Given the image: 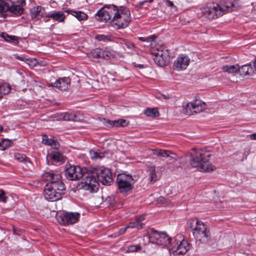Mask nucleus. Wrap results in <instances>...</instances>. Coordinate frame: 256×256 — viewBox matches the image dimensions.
<instances>
[{
	"instance_id": "obj_1",
	"label": "nucleus",
	"mask_w": 256,
	"mask_h": 256,
	"mask_svg": "<svg viewBox=\"0 0 256 256\" xmlns=\"http://www.w3.org/2000/svg\"><path fill=\"white\" fill-rule=\"evenodd\" d=\"M42 179L50 182L44 189V196L48 200L54 202L61 198L62 192L65 190L64 184L61 181L62 176L56 171L48 170L44 172Z\"/></svg>"
},
{
	"instance_id": "obj_2",
	"label": "nucleus",
	"mask_w": 256,
	"mask_h": 256,
	"mask_svg": "<svg viewBox=\"0 0 256 256\" xmlns=\"http://www.w3.org/2000/svg\"><path fill=\"white\" fill-rule=\"evenodd\" d=\"M190 166L200 172H211L216 170L214 166L209 162L208 152L201 149L193 148L190 152Z\"/></svg>"
},
{
	"instance_id": "obj_3",
	"label": "nucleus",
	"mask_w": 256,
	"mask_h": 256,
	"mask_svg": "<svg viewBox=\"0 0 256 256\" xmlns=\"http://www.w3.org/2000/svg\"><path fill=\"white\" fill-rule=\"evenodd\" d=\"M192 235L197 242L206 243L210 240V233L207 226L200 220H192L189 223Z\"/></svg>"
},
{
	"instance_id": "obj_4",
	"label": "nucleus",
	"mask_w": 256,
	"mask_h": 256,
	"mask_svg": "<svg viewBox=\"0 0 256 256\" xmlns=\"http://www.w3.org/2000/svg\"><path fill=\"white\" fill-rule=\"evenodd\" d=\"M131 20L130 10L126 7H116L113 18L111 21L112 26L116 29L126 28Z\"/></svg>"
},
{
	"instance_id": "obj_5",
	"label": "nucleus",
	"mask_w": 256,
	"mask_h": 256,
	"mask_svg": "<svg viewBox=\"0 0 256 256\" xmlns=\"http://www.w3.org/2000/svg\"><path fill=\"white\" fill-rule=\"evenodd\" d=\"M150 51L156 64L160 66L168 64L170 59L169 52L164 46L153 42L150 44Z\"/></svg>"
},
{
	"instance_id": "obj_6",
	"label": "nucleus",
	"mask_w": 256,
	"mask_h": 256,
	"mask_svg": "<svg viewBox=\"0 0 256 256\" xmlns=\"http://www.w3.org/2000/svg\"><path fill=\"white\" fill-rule=\"evenodd\" d=\"M83 176L84 178L79 184V187L90 193L96 192L99 184L94 170L84 174Z\"/></svg>"
},
{
	"instance_id": "obj_7",
	"label": "nucleus",
	"mask_w": 256,
	"mask_h": 256,
	"mask_svg": "<svg viewBox=\"0 0 256 256\" xmlns=\"http://www.w3.org/2000/svg\"><path fill=\"white\" fill-rule=\"evenodd\" d=\"M206 108V104L200 100H196L190 102L183 103L182 112L186 115L190 116L200 113Z\"/></svg>"
},
{
	"instance_id": "obj_8",
	"label": "nucleus",
	"mask_w": 256,
	"mask_h": 256,
	"mask_svg": "<svg viewBox=\"0 0 256 256\" xmlns=\"http://www.w3.org/2000/svg\"><path fill=\"white\" fill-rule=\"evenodd\" d=\"M200 14L201 16L208 20L216 19L222 16V9L216 3L210 4L200 9Z\"/></svg>"
},
{
	"instance_id": "obj_9",
	"label": "nucleus",
	"mask_w": 256,
	"mask_h": 256,
	"mask_svg": "<svg viewBox=\"0 0 256 256\" xmlns=\"http://www.w3.org/2000/svg\"><path fill=\"white\" fill-rule=\"evenodd\" d=\"M136 176L126 174H118L117 176L116 182L118 189L121 192H126L132 188V185L136 180Z\"/></svg>"
},
{
	"instance_id": "obj_10",
	"label": "nucleus",
	"mask_w": 256,
	"mask_h": 256,
	"mask_svg": "<svg viewBox=\"0 0 256 256\" xmlns=\"http://www.w3.org/2000/svg\"><path fill=\"white\" fill-rule=\"evenodd\" d=\"M116 7L114 5L104 6L96 14V20L102 22H110L111 24Z\"/></svg>"
},
{
	"instance_id": "obj_11",
	"label": "nucleus",
	"mask_w": 256,
	"mask_h": 256,
	"mask_svg": "<svg viewBox=\"0 0 256 256\" xmlns=\"http://www.w3.org/2000/svg\"><path fill=\"white\" fill-rule=\"evenodd\" d=\"M150 242L158 245L166 246L170 243V239L165 232H159L156 230L152 231L148 237Z\"/></svg>"
},
{
	"instance_id": "obj_12",
	"label": "nucleus",
	"mask_w": 256,
	"mask_h": 256,
	"mask_svg": "<svg viewBox=\"0 0 256 256\" xmlns=\"http://www.w3.org/2000/svg\"><path fill=\"white\" fill-rule=\"evenodd\" d=\"M97 179L103 184H110L112 182V174L109 169L100 168L94 170Z\"/></svg>"
},
{
	"instance_id": "obj_13",
	"label": "nucleus",
	"mask_w": 256,
	"mask_h": 256,
	"mask_svg": "<svg viewBox=\"0 0 256 256\" xmlns=\"http://www.w3.org/2000/svg\"><path fill=\"white\" fill-rule=\"evenodd\" d=\"M80 216V214L78 212H67L59 216L58 220L62 224H72L78 221Z\"/></svg>"
},
{
	"instance_id": "obj_14",
	"label": "nucleus",
	"mask_w": 256,
	"mask_h": 256,
	"mask_svg": "<svg viewBox=\"0 0 256 256\" xmlns=\"http://www.w3.org/2000/svg\"><path fill=\"white\" fill-rule=\"evenodd\" d=\"M175 241H176V245L171 250L174 256L184 254L190 250V244L187 240L184 239L178 240L176 239Z\"/></svg>"
},
{
	"instance_id": "obj_15",
	"label": "nucleus",
	"mask_w": 256,
	"mask_h": 256,
	"mask_svg": "<svg viewBox=\"0 0 256 256\" xmlns=\"http://www.w3.org/2000/svg\"><path fill=\"white\" fill-rule=\"evenodd\" d=\"M84 172L79 166H70L65 171L66 176L70 180H77L82 178L84 176Z\"/></svg>"
},
{
	"instance_id": "obj_16",
	"label": "nucleus",
	"mask_w": 256,
	"mask_h": 256,
	"mask_svg": "<svg viewBox=\"0 0 256 256\" xmlns=\"http://www.w3.org/2000/svg\"><path fill=\"white\" fill-rule=\"evenodd\" d=\"M190 62L189 58L184 54H180L174 60V68L176 70H181L186 69Z\"/></svg>"
},
{
	"instance_id": "obj_17",
	"label": "nucleus",
	"mask_w": 256,
	"mask_h": 256,
	"mask_svg": "<svg viewBox=\"0 0 256 256\" xmlns=\"http://www.w3.org/2000/svg\"><path fill=\"white\" fill-rule=\"evenodd\" d=\"M30 164L29 158L26 155L17 154V168L20 172L26 170Z\"/></svg>"
},
{
	"instance_id": "obj_18",
	"label": "nucleus",
	"mask_w": 256,
	"mask_h": 256,
	"mask_svg": "<svg viewBox=\"0 0 256 256\" xmlns=\"http://www.w3.org/2000/svg\"><path fill=\"white\" fill-rule=\"evenodd\" d=\"M152 152L153 154L155 155L168 158V160L171 162H174L178 160L177 155L171 151L162 149H154L152 150Z\"/></svg>"
},
{
	"instance_id": "obj_19",
	"label": "nucleus",
	"mask_w": 256,
	"mask_h": 256,
	"mask_svg": "<svg viewBox=\"0 0 256 256\" xmlns=\"http://www.w3.org/2000/svg\"><path fill=\"white\" fill-rule=\"evenodd\" d=\"M146 216L144 215H142L138 217H136L134 221L130 222L123 230L122 233L125 232L126 229L128 228H136L138 230L143 228L144 224L143 222L145 220Z\"/></svg>"
},
{
	"instance_id": "obj_20",
	"label": "nucleus",
	"mask_w": 256,
	"mask_h": 256,
	"mask_svg": "<svg viewBox=\"0 0 256 256\" xmlns=\"http://www.w3.org/2000/svg\"><path fill=\"white\" fill-rule=\"evenodd\" d=\"M70 78L68 77H64L56 80L53 86L60 90H65L70 87Z\"/></svg>"
},
{
	"instance_id": "obj_21",
	"label": "nucleus",
	"mask_w": 256,
	"mask_h": 256,
	"mask_svg": "<svg viewBox=\"0 0 256 256\" xmlns=\"http://www.w3.org/2000/svg\"><path fill=\"white\" fill-rule=\"evenodd\" d=\"M102 123L107 126H126L128 124V122L124 119H120L115 120H107L106 118L100 119Z\"/></svg>"
},
{
	"instance_id": "obj_22",
	"label": "nucleus",
	"mask_w": 256,
	"mask_h": 256,
	"mask_svg": "<svg viewBox=\"0 0 256 256\" xmlns=\"http://www.w3.org/2000/svg\"><path fill=\"white\" fill-rule=\"evenodd\" d=\"M238 4V2L236 0H224L222 3L220 8L222 9V15L224 11L230 10Z\"/></svg>"
},
{
	"instance_id": "obj_23",
	"label": "nucleus",
	"mask_w": 256,
	"mask_h": 256,
	"mask_svg": "<svg viewBox=\"0 0 256 256\" xmlns=\"http://www.w3.org/2000/svg\"><path fill=\"white\" fill-rule=\"evenodd\" d=\"M146 172L150 183L154 184L158 180V176L156 174V166H148Z\"/></svg>"
},
{
	"instance_id": "obj_24",
	"label": "nucleus",
	"mask_w": 256,
	"mask_h": 256,
	"mask_svg": "<svg viewBox=\"0 0 256 256\" xmlns=\"http://www.w3.org/2000/svg\"><path fill=\"white\" fill-rule=\"evenodd\" d=\"M46 18H52L54 20L60 22L64 20L66 16L63 12L61 11H57L52 13L46 14Z\"/></svg>"
},
{
	"instance_id": "obj_25",
	"label": "nucleus",
	"mask_w": 256,
	"mask_h": 256,
	"mask_svg": "<svg viewBox=\"0 0 256 256\" xmlns=\"http://www.w3.org/2000/svg\"><path fill=\"white\" fill-rule=\"evenodd\" d=\"M65 12L74 16L78 20H86L88 18V16L84 12L81 11H76L68 9L66 10Z\"/></svg>"
},
{
	"instance_id": "obj_26",
	"label": "nucleus",
	"mask_w": 256,
	"mask_h": 256,
	"mask_svg": "<svg viewBox=\"0 0 256 256\" xmlns=\"http://www.w3.org/2000/svg\"><path fill=\"white\" fill-rule=\"evenodd\" d=\"M238 71L240 75L244 76L252 74L253 70L250 64H246L242 66L240 68L238 66Z\"/></svg>"
},
{
	"instance_id": "obj_27",
	"label": "nucleus",
	"mask_w": 256,
	"mask_h": 256,
	"mask_svg": "<svg viewBox=\"0 0 256 256\" xmlns=\"http://www.w3.org/2000/svg\"><path fill=\"white\" fill-rule=\"evenodd\" d=\"M16 10V6L11 7L7 2L0 0V13H4L8 11L14 12Z\"/></svg>"
},
{
	"instance_id": "obj_28",
	"label": "nucleus",
	"mask_w": 256,
	"mask_h": 256,
	"mask_svg": "<svg viewBox=\"0 0 256 256\" xmlns=\"http://www.w3.org/2000/svg\"><path fill=\"white\" fill-rule=\"evenodd\" d=\"M49 157L53 161L56 162H64V156L58 152H53L49 154Z\"/></svg>"
},
{
	"instance_id": "obj_29",
	"label": "nucleus",
	"mask_w": 256,
	"mask_h": 256,
	"mask_svg": "<svg viewBox=\"0 0 256 256\" xmlns=\"http://www.w3.org/2000/svg\"><path fill=\"white\" fill-rule=\"evenodd\" d=\"M17 60L24 62L30 67L36 66L38 64V61L36 58H26L22 56H17Z\"/></svg>"
},
{
	"instance_id": "obj_30",
	"label": "nucleus",
	"mask_w": 256,
	"mask_h": 256,
	"mask_svg": "<svg viewBox=\"0 0 256 256\" xmlns=\"http://www.w3.org/2000/svg\"><path fill=\"white\" fill-rule=\"evenodd\" d=\"M26 6V0H17V15L23 14Z\"/></svg>"
},
{
	"instance_id": "obj_31",
	"label": "nucleus",
	"mask_w": 256,
	"mask_h": 256,
	"mask_svg": "<svg viewBox=\"0 0 256 256\" xmlns=\"http://www.w3.org/2000/svg\"><path fill=\"white\" fill-rule=\"evenodd\" d=\"M10 90V88L8 84L6 83L0 84V98H1L4 95L8 94Z\"/></svg>"
},
{
	"instance_id": "obj_32",
	"label": "nucleus",
	"mask_w": 256,
	"mask_h": 256,
	"mask_svg": "<svg viewBox=\"0 0 256 256\" xmlns=\"http://www.w3.org/2000/svg\"><path fill=\"white\" fill-rule=\"evenodd\" d=\"M222 70L228 74H234L238 72V65H225L222 66Z\"/></svg>"
},
{
	"instance_id": "obj_33",
	"label": "nucleus",
	"mask_w": 256,
	"mask_h": 256,
	"mask_svg": "<svg viewBox=\"0 0 256 256\" xmlns=\"http://www.w3.org/2000/svg\"><path fill=\"white\" fill-rule=\"evenodd\" d=\"M144 113L146 116L152 118L156 117L159 115L158 111L156 108H148Z\"/></svg>"
},
{
	"instance_id": "obj_34",
	"label": "nucleus",
	"mask_w": 256,
	"mask_h": 256,
	"mask_svg": "<svg viewBox=\"0 0 256 256\" xmlns=\"http://www.w3.org/2000/svg\"><path fill=\"white\" fill-rule=\"evenodd\" d=\"M102 49L96 48L93 50L89 54L88 56L90 58H101Z\"/></svg>"
},
{
	"instance_id": "obj_35",
	"label": "nucleus",
	"mask_w": 256,
	"mask_h": 256,
	"mask_svg": "<svg viewBox=\"0 0 256 256\" xmlns=\"http://www.w3.org/2000/svg\"><path fill=\"white\" fill-rule=\"evenodd\" d=\"M12 144L11 140L8 139H4L0 141V150H4L10 147Z\"/></svg>"
},
{
	"instance_id": "obj_36",
	"label": "nucleus",
	"mask_w": 256,
	"mask_h": 256,
	"mask_svg": "<svg viewBox=\"0 0 256 256\" xmlns=\"http://www.w3.org/2000/svg\"><path fill=\"white\" fill-rule=\"evenodd\" d=\"M42 8L40 6H37L32 8L30 10V15L32 18H36L42 10Z\"/></svg>"
},
{
	"instance_id": "obj_37",
	"label": "nucleus",
	"mask_w": 256,
	"mask_h": 256,
	"mask_svg": "<svg viewBox=\"0 0 256 256\" xmlns=\"http://www.w3.org/2000/svg\"><path fill=\"white\" fill-rule=\"evenodd\" d=\"M0 37L3 38L6 41L10 42H14L16 40V38L14 36H8L7 34L5 32L0 33Z\"/></svg>"
},
{
	"instance_id": "obj_38",
	"label": "nucleus",
	"mask_w": 256,
	"mask_h": 256,
	"mask_svg": "<svg viewBox=\"0 0 256 256\" xmlns=\"http://www.w3.org/2000/svg\"><path fill=\"white\" fill-rule=\"evenodd\" d=\"M95 38L99 41L108 42L112 40V37L110 36L99 34L96 36Z\"/></svg>"
},
{
	"instance_id": "obj_39",
	"label": "nucleus",
	"mask_w": 256,
	"mask_h": 256,
	"mask_svg": "<svg viewBox=\"0 0 256 256\" xmlns=\"http://www.w3.org/2000/svg\"><path fill=\"white\" fill-rule=\"evenodd\" d=\"M101 58H104L106 59H110L114 58V54L112 52L102 49Z\"/></svg>"
},
{
	"instance_id": "obj_40",
	"label": "nucleus",
	"mask_w": 256,
	"mask_h": 256,
	"mask_svg": "<svg viewBox=\"0 0 256 256\" xmlns=\"http://www.w3.org/2000/svg\"><path fill=\"white\" fill-rule=\"evenodd\" d=\"M142 247L140 244L132 245L128 246L126 250L128 252H137L141 250Z\"/></svg>"
},
{
	"instance_id": "obj_41",
	"label": "nucleus",
	"mask_w": 256,
	"mask_h": 256,
	"mask_svg": "<svg viewBox=\"0 0 256 256\" xmlns=\"http://www.w3.org/2000/svg\"><path fill=\"white\" fill-rule=\"evenodd\" d=\"M90 158L92 160L101 159L103 157V156H101L97 152L94 150H90Z\"/></svg>"
},
{
	"instance_id": "obj_42",
	"label": "nucleus",
	"mask_w": 256,
	"mask_h": 256,
	"mask_svg": "<svg viewBox=\"0 0 256 256\" xmlns=\"http://www.w3.org/2000/svg\"><path fill=\"white\" fill-rule=\"evenodd\" d=\"M156 38V36L155 35H152L151 36L146 37V38L140 37L139 38V39L141 41H142V42H152L150 44H151L152 43L155 42L154 40H155Z\"/></svg>"
},
{
	"instance_id": "obj_43",
	"label": "nucleus",
	"mask_w": 256,
	"mask_h": 256,
	"mask_svg": "<svg viewBox=\"0 0 256 256\" xmlns=\"http://www.w3.org/2000/svg\"><path fill=\"white\" fill-rule=\"evenodd\" d=\"M42 142L44 144L50 146V144H51V142H54V140L48 138L47 136L44 135L42 136Z\"/></svg>"
},
{
	"instance_id": "obj_44",
	"label": "nucleus",
	"mask_w": 256,
	"mask_h": 256,
	"mask_svg": "<svg viewBox=\"0 0 256 256\" xmlns=\"http://www.w3.org/2000/svg\"><path fill=\"white\" fill-rule=\"evenodd\" d=\"M68 117L70 118V120H72V121H78L79 120L77 118V114L74 113V112H68Z\"/></svg>"
},
{
	"instance_id": "obj_45",
	"label": "nucleus",
	"mask_w": 256,
	"mask_h": 256,
	"mask_svg": "<svg viewBox=\"0 0 256 256\" xmlns=\"http://www.w3.org/2000/svg\"><path fill=\"white\" fill-rule=\"evenodd\" d=\"M22 76L20 73L17 74V79H19L21 80L20 84V87H21L22 89L25 86V80L22 79Z\"/></svg>"
},
{
	"instance_id": "obj_46",
	"label": "nucleus",
	"mask_w": 256,
	"mask_h": 256,
	"mask_svg": "<svg viewBox=\"0 0 256 256\" xmlns=\"http://www.w3.org/2000/svg\"><path fill=\"white\" fill-rule=\"evenodd\" d=\"M0 201L2 202H5L6 201L5 193L4 191L2 190H0Z\"/></svg>"
},
{
	"instance_id": "obj_47",
	"label": "nucleus",
	"mask_w": 256,
	"mask_h": 256,
	"mask_svg": "<svg viewBox=\"0 0 256 256\" xmlns=\"http://www.w3.org/2000/svg\"><path fill=\"white\" fill-rule=\"evenodd\" d=\"M165 4L166 6L171 7L172 9L176 10V7L174 6L172 2L169 0H166L165 1Z\"/></svg>"
},
{
	"instance_id": "obj_48",
	"label": "nucleus",
	"mask_w": 256,
	"mask_h": 256,
	"mask_svg": "<svg viewBox=\"0 0 256 256\" xmlns=\"http://www.w3.org/2000/svg\"><path fill=\"white\" fill-rule=\"evenodd\" d=\"M50 146H52V148L54 149L57 150L59 148V144L58 142L54 140V142H51V144H50Z\"/></svg>"
},
{
	"instance_id": "obj_49",
	"label": "nucleus",
	"mask_w": 256,
	"mask_h": 256,
	"mask_svg": "<svg viewBox=\"0 0 256 256\" xmlns=\"http://www.w3.org/2000/svg\"><path fill=\"white\" fill-rule=\"evenodd\" d=\"M61 118L64 120H68L70 118L68 117V112L62 114Z\"/></svg>"
},
{
	"instance_id": "obj_50",
	"label": "nucleus",
	"mask_w": 256,
	"mask_h": 256,
	"mask_svg": "<svg viewBox=\"0 0 256 256\" xmlns=\"http://www.w3.org/2000/svg\"><path fill=\"white\" fill-rule=\"evenodd\" d=\"M124 44L126 45V48L129 49H132L134 48V44L128 41H125Z\"/></svg>"
},
{
	"instance_id": "obj_51",
	"label": "nucleus",
	"mask_w": 256,
	"mask_h": 256,
	"mask_svg": "<svg viewBox=\"0 0 256 256\" xmlns=\"http://www.w3.org/2000/svg\"><path fill=\"white\" fill-rule=\"evenodd\" d=\"M164 200H165V199L164 197H160L158 199V202H160V203L161 202V203L163 204Z\"/></svg>"
},
{
	"instance_id": "obj_52",
	"label": "nucleus",
	"mask_w": 256,
	"mask_h": 256,
	"mask_svg": "<svg viewBox=\"0 0 256 256\" xmlns=\"http://www.w3.org/2000/svg\"><path fill=\"white\" fill-rule=\"evenodd\" d=\"M38 65H39V66H46V62H42V61H40V62H38Z\"/></svg>"
},
{
	"instance_id": "obj_53",
	"label": "nucleus",
	"mask_w": 256,
	"mask_h": 256,
	"mask_svg": "<svg viewBox=\"0 0 256 256\" xmlns=\"http://www.w3.org/2000/svg\"><path fill=\"white\" fill-rule=\"evenodd\" d=\"M250 138L252 140H256V133L250 134Z\"/></svg>"
},
{
	"instance_id": "obj_54",
	"label": "nucleus",
	"mask_w": 256,
	"mask_h": 256,
	"mask_svg": "<svg viewBox=\"0 0 256 256\" xmlns=\"http://www.w3.org/2000/svg\"><path fill=\"white\" fill-rule=\"evenodd\" d=\"M145 2H147V1H142V2H139L138 5H139L140 6H142V5H143Z\"/></svg>"
},
{
	"instance_id": "obj_55",
	"label": "nucleus",
	"mask_w": 256,
	"mask_h": 256,
	"mask_svg": "<svg viewBox=\"0 0 256 256\" xmlns=\"http://www.w3.org/2000/svg\"><path fill=\"white\" fill-rule=\"evenodd\" d=\"M44 20L45 22H48L50 20V18H46V16L45 18H44Z\"/></svg>"
},
{
	"instance_id": "obj_56",
	"label": "nucleus",
	"mask_w": 256,
	"mask_h": 256,
	"mask_svg": "<svg viewBox=\"0 0 256 256\" xmlns=\"http://www.w3.org/2000/svg\"><path fill=\"white\" fill-rule=\"evenodd\" d=\"M249 151H250V148H248L246 152L244 154L246 157L248 154Z\"/></svg>"
},
{
	"instance_id": "obj_57",
	"label": "nucleus",
	"mask_w": 256,
	"mask_h": 256,
	"mask_svg": "<svg viewBox=\"0 0 256 256\" xmlns=\"http://www.w3.org/2000/svg\"><path fill=\"white\" fill-rule=\"evenodd\" d=\"M138 66L139 68H143V66H142V64H140V65H138Z\"/></svg>"
},
{
	"instance_id": "obj_58",
	"label": "nucleus",
	"mask_w": 256,
	"mask_h": 256,
	"mask_svg": "<svg viewBox=\"0 0 256 256\" xmlns=\"http://www.w3.org/2000/svg\"><path fill=\"white\" fill-rule=\"evenodd\" d=\"M146 1H147V2H151L153 1V0H146Z\"/></svg>"
},
{
	"instance_id": "obj_59",
	"label": "nucleus",
	"mask_w": 256,
	"mask_h": 256,
	"mask_svg": "<svg viewBox=\"0 0 256 256\" xmlns=\"http://www.w3.org/2000/svg\"><path fill=\"white\" fill-rule=\"evenodd\" d=\"M14 233L15 232V229L14 228Z\"/></svg>"
}]
</instances>
